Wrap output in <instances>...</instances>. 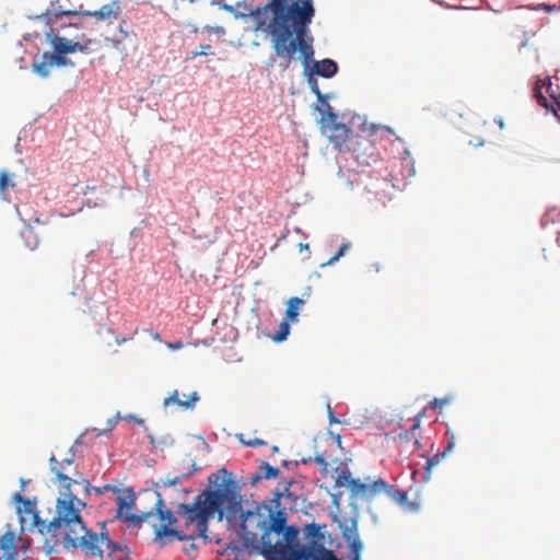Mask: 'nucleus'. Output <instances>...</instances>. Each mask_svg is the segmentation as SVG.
Returning a JSON list of instances; mask_svg holds the SVG:
<instances>
[{"instance_id": "nucleus-6", "label": "nucleus", "mask_w": 560, "mask_h": 560, "mask_svg": "<svg viewBox=\"0 0 560 560\" xmlns=\"http://www.w3.org/2000/svg\"><path fill=\"white\" fill-rule=\"evenodd\" d=\"M49 467L50 471L55 475L52 481L58 485L61 495V498L57 499L56 508L62 501L83 502L73 493L72 487L81 486L84 491H88L90 482L74 467V454L71 450H69L68 455L61 457L52 455L49 458Z\"/></svg>"}, {"instance_id": "nucleus-28", "label": "nucleus", "mask_w": 560, "mask_h": 560, "mask_svg": "<svg viewBox=\"0 0 560 560\" xmlns=\"http://www.w3.org/2000/svg\"><path fill=\"white\" fill-rule=\"evenodd\" d=\"M51 67L52 66L50 63V60H46L43 57L40 62L33 63L34 72H36L42 78H47L49 75Z\"/></svg>"}, {"instance_id": "nucleus-12", "label": "nucleus", "mask_w": 560, "mask_h": 560, "mask_svg": "<svg viewBox=\"0 0 560 560\" xmlns=\"http://www.w3.org/2000/svg\"><path fill=\"white\" fill-rule=\"evenodd\" d=\"M15 534L11 530L0 536V560H18Z\"/></svg>"}, {"instance_id": "nucleus-19", "label": "nucleus", "mask_w": 560, "mask_h": 560, "mask_svg": "<svg viewBox=\"0 0 560 560\" xmlns=\"http://www.w3.org/2000/svg\"><path fill=\"white\" fill-rule=\"evenodd\" d=\"M357 125L358 128L368 136H373L381 129H385L387 131H392L390 128L385 126H380L375 124H368L360 115H352V126Z\"/></svg>"}, {"instance_id": "nucleus-32", "label": "nucleus", "mask_w": 560, "mask_h": 560, "mask_svg": "<svg viewBox=\"0 0 560 560\" xmlns=\"http://www.w3.org/2000/svg\"><path fill=\"white\" fill-rule=\"evenodd\" d=\"M185 477H186L185 475L174 476V477H171L170 475H167L165 478L161 479V482L164 487H173V486H177V485L182 483V480Z\"/></svg>"}, {"instance_id": "nucleus-5", "label": "nucleus", "mask_w": 560, "mask_h": 560, "mask_svg": "<svg viewBox=\"0 0 560 560\" xmlns=\"http://www.w3.org/2000/svg\"><path fill=\"white\" fill-rule=\"evenodd\" d=\"M325 526L312 523L305 525L300 536L296 526H289L283 548L276 551V560H340L336 553L325 547Z\"/></svg>"}, {"instance_id": "nucleus-31", "label": "nucleus", "mask_w": 560, "mask_h": 560, "mask_svg": "<svg viewBox=\"0 0 560 560\" xmlns=\"http://www.w3.org/2000/svg\"><path fill=\"white\" fill-rule=\"evenodd\" d=\"M290 322L284 319L280 323L279 329L273 336V340L281 342L287 339L289 332H290Z\"/></svg>"}, {"instance_id": "nucleus-38", "label": "nucleus", "mask_w": 560, "mask_h": 560, "mask_svg": "<svg viewBox=\"0 0 560 560\" xmlns=\"http://www.w3.org/2000/svg\"><path fill=\"white\" fill-rule=\"evenodd\" d=\"M348 483H350L349 478H348V476H346V474H345V471H343V472H342V475L338 476V478H337V485H339V486H346V485H348Z\"/></svg>"}, {"instance_id": "nucleus-42", "label": "nucleus", "mask_w": 560, "mask_h": 560, "mask_svg": "<svg viewBox=\"0 0 560 560\" xmlns=\"http://www.w3.org/2000/svg\"><path fill=\"white\" fill-rule=\"evenodd\" d=\"M222 8H224L228 11H233V8L229 4H222Z\"/></svg>"}, {"instance_id": "nucleus-3", "label": "nucleus", "mask_w": 560, "mask_h": 560, "mask_svg": "<svg viewBox=\"0 0 560 560\" xmlns=\"http://www.w3.org/2000/svg\"><path fill=\"white\" fill-rule=\"evenodd\" d=\"M84 508V502H59L57 514L46 525V534L57 536L56 530L63 529L67 544L79 547L86 557L103 558L106 553L113 560H120L115 555L121 552L122 548L109 538L105 523L102 524L100 534L85 527L81 517Z\"/></svg>"}, {"instance_id": "nucleus-45", "label": "nucleus", "mask_w": 560, "mask_h": 560, "mask_svg": "<svg viewBox=\"0 0 560 560\" xmlns=\"http://www.w3.org/2000/svg\"><path fill=\"white\" fill-rule=\"evenodd\" d=\"M432 405H433L434 407H435V406H440V402H439V400H438V399H434V400L432 401Z\"/></svg>"}, {"instance_id": "nucleus-30", "label": "nucleus", "mask_w": 560, "mask_h": 560, "mask_svg": "<svg viewBox=\"0 0 560 560\" xmlns=\"http://www.w3.org/2000/svg\"><path fill=\"white\" fill-rule=\"evenodd\" d=\"M21 235H22V237H24L26 240L27 247H30L31 249H34L37 247L38 240L34 233V230L31 226H26L22 231Z\"/></svg>"}, {"instance_id": "nucleus-1", "label": "nucleus", "mask_w": 560, "mask_h": 560, "mask_svg": "<svg viewBox=\"0 0 560 560\" xmlns=\"http://www.w3.org/2000/svg\"><path fill=\"white\" fill-rule=\"evenodd\" d=\"M289 4V0H269L262 8L252 12L256 21V30L270 36L275 55L279 58V67L287 70L300 52L304 70L329 79L338 71L337 63L331 59L316 61L313 59V37L310 24L315 15L314 5L310 0Z\"/></svg>"}, {"instance_id": "nucleus-36", "label": "nucleus", "mask_w": 560, "mask_h": 560, "mask_svg": "<svg viewBox=\"0 0 560 560\" xmlns=\"http://www.w3.org/2000/svg\"><path fill=\"white\" fill-rule=\"evenodd\" d=\"M203 31L209 33V34H212V33L220 34V35H224L225 34V30L222 26H209V25H207V26L203 27Z\"/></svg>"}, {"instance_id": "nucleus-21", "label": "nucleus", "mask_w": 560, "mask_h": 560, "mask_svg": "<svg viewBox=\"0 0 560 560\" xmlns=\"http://www.w3.org/2000/svg\"><path fill=\"white\" fill-rule=\"evenodd\" d=\"M307 75V83L311 88V91L317 96V101L320 103V106L317 107V109L320 112V109H326V105H330L326 102V96L320 92L318 86V81L315 78L316 74H314L311 71H305Z\"/></svg>"}, {"instance_id": "nucleus-20", "label": "nucleus", "mask_w": 560, "mask_h": 560, "mask_svg": "<svg viewBox=\"0 0 560 560\" xmlns=\"http://www.w3.org/2000/svg\"><path fill=\"white\" fill-rule=\"evenodd\" d=\"M305 303L301 298L293 296L287 302L285 319L290 323H296L299 320L300 307Z\"/></svg>"}, {"instance_id": "nucleus-17", "label": "nucleus", "mask_w": 560, "mask_h": 560, "mask_svg": "<svg viewBox=\"0 0 560 560\" xmlns=\"http://www.w3.org/2000/svg\"><path fill=\"white\" fill-rule=\"evenodd\" d=\"M120 12V7L118 2L115 0L110 4L103 5L100 10L93 11V12H86L85 15L94 16L95 19L102 21V20H110V19H117Z\"/></svg>"}, {"instance_id": "nucleus-8", "label": "nucleus", "mask_w": 560, "mask_h": 560, "mask_svg": "<svg viewBox=\"0 0 560 560\" xmlns=\"http://www.w3.org/2000/svg\"><path fill=\"white\" fill-rule=\"evenodd\" d=\"M320 130L339 152L350 149V128L342 122L330 105L320 109Z\"/></svg>"}, {"instance_id": "nucleus-26", "label": "nucleus", "mask_w": 560, "mask_h": 560, "mask_svg": "<svg viewBox=\"0 0 560 560\" xmlns=\"http://www.w3.org/2000/svg\"><path fill=\"white\" fill-rule=\"evenodd\" d=\"M362 548L363 545L357 533L355 520L352 518V560H360V552Z\"/></svg>"}, {"instance_id": "nucleus-4", "label": "nucleus", "mask_w": 560, "mask_h": 560, "mask_svg": "<svg viewBox=\"0 0 560 560\" xmlns=\"http://www.w3.org/2000/svg\"><path fill=\"white\" fill-rule=\"evenodd\" d=\"M282 493L275 492L271 504L256 505L254 510L241 513V535L247 545L260 548V553L268 560H276V551L283 548V540L289 525L284 510L279 509Z\"/></svg>"}, {"instance_id": "nucleus-13", "label": "nucleus", "mask_w": 560, "mask_h": 560, "mask_svg": "<svg viewBox=\"0 0 560 560\" xmlns=\"http://www.w3.org/2000/svg\"><path fill=\"white\" fill-rule=\"evenodd\" d=\"M126 25V21H122L118 25L117 32L112 37L106 38L107 42L112 43V45L120 51L125 50L124 44L126 42L133 43L137 37L136 33H133L131 30H128Z\"/></svg>"}, {"instance_id": "nucleus-16", "label": "nucleus", "mask_w": 560, "mask_h": 560, "mask_svg": "<svg viewBox=\"0 0 560 560\" xmlns=\"http://www.w3.org/2000/svg\"><path fill=\"white\" fill-rule=\"evenodd\" d=\"M14 500L16 502L23 504L24 512L30 514V516L33 520L34 525L38 527V530L42 534H46L45 529H46V525H48V523H45L44 521L39 520V516H38L37 512L34 510L33 503L30 500L24 499L22 497V494H20V493H15L14 494Z\"/></svg>"}, {"instance_id": "nucleus-27", "label": "nucleus", "mask_w": 560, "mask_h": 560, "mask_svg": "<svg viewBox=\"0 0 560 560\" xmlns=\"http://www.w3.org/2000/svg\"><path fill=\"white\" fill-rule=\"evenodd\" d=\"M14 174H10L7 171L0 172V196H4L8 188H13L15 183L13 182Z\"/></svg>"}, {"instance_id": "nucleus-10", "label": "nucleus", "mask_w": 560, "mask_h": 560, "mask_svg": "<svg viewBox=\"0 0 560 560\" xmlns=\"http://www.w3.org/2000/svg\"><path fill=\"white\" fill-rule=\"evenodd\" d=\"M352 427L358 430L378 429L380 417L375 408H358L353 416Z\"/></svg>"}, {"instance_id": "nucleus-29", "label": "nucleus", "mask_w": 560, "mask_h": 560, "mask_svg": "<svg viewBox=\"0 0 560 560\" xmlns=\"http://www.w3.org/2000/svg\"><path fill=\"white\" fill-rule=\"evenodd\" d=\"M394 501L402 504L407 501L408 494L404 490L395 489L393 486L387 483V488L384 490Z\"/></svg>"}, {"instance_id": "nucleus-34", "label": "nucleus", "mask_w": 560, "mask_h": 560, "mask_svg": "<svg viewBox=\"0 0 560 560\" xmlns=\"http://www.w3.org/2000/svg\"><path fill=\"white\" fill-rule=\"evenodd\" d=\"M210 49H211V45L210 44L201 45L200 46V50L191 52V56L188 57L187 59L189 60V59H195V58H197L199 56H206V55H208Z\"/></svg>"}, {"instance_id": "nucleus-37", "label": "nucleus", "mask_w": 560, "mask_h": 560, "mask_svg": "<svg viewBox=\"0 0 560 560\" xmlns=\"http://www.w3.org/2000/svg\"><path fill=\"white\" fill-rule=\"evenodd\" d=\"M348 249V245L347 244H343L339 250L337 252V254L335 256H332L331 258H329L328 260V265H331L332 262L337 261L339 259V257L343 256L346 250Z\"/></svg>"}, {"instance_id": "nucleus-22", "label": "nucleus", "mask_w": 560, "mask_h": 560, "mask_svg": "<svg viewBox=\"0 0 560 560\" xmlns=\"http://www.w3.org/2000/svg\"><path fill=\"white\" fill-rule=\"evenodd\" d=\"M279 472V468L272 467L268 463H262L259 465L257 474L252 479L253 482H256L259 479L276 478Z\"/></svg>"}, {"instance_id": "nucleus-7", "label": "nucleus", "mask_w": 560, "mask_h": 560, "mask_svg": "<svg viewBox=\"0 0 560 560\" xmlns=\"http://www.w3.org/2000/svg\"><path fill=\"white\" fill-rule=\"evenodd\" d=\"M387 488V482L381 476L362 475L352 477V510L361 508L371 510V503Z\"/></svg>"}, {"instance_id": "nucleus-18", "label": "nucleus", "mask_w": 560, "mask_h": 560, "mask_svg": "<svg viewBox=\"0 0 560 560\" xmlns=\"http://www.w3.org/2000/svg\"><path fill=\"white\" fill-rule=\"evenodd\" d=\"M116 498V504L118 506V513L121 515L124 512H129L135 503V493L131 489L120 490Z\"/></svg>"}, {"instance_id": "nucleus-41", "label": "nucleus", "mask_w": 560, "mask_h": 560, "mask_svg": "<svg viewBox=\"0 0 560 560\" xmlns=\"http://www.w3.org/2000/svg\"><path fill=\"white\" fill-rule=\"evenodd\" d=\"M316 462H317L318 464H320V465H322V464H325V460H324V458H323L322 456H317V457H316Z\"/></svg>"}, {"instance_id": "nucleus-39", "label": "nucleus", "mask_w": 560, "mask_h": 560, "mask_svg": "<svg viewBox=\"0 0 560 560\" xmlns=\"http://www.w3.org/2000/svg\"><path fill=\"white\" fill-rule=\"evenodd\" d=\"M131 339H132V336L122 337V338H120V337H116V343H117L118 346H120L121 343H124V342H126V341H129V340H131Z\"/></svg>"}, {"instance_id": "nucleus-44", "label": "nucleus", "mask_w": 560, "mask_h": 560, "mask_svg": "<svg viewBox=\"0 0 560 560\" xmlns=\"http://www.w3.org/2000/svg\"><path fill=\"white\" fill-rule=\"evenodd\" d=\"M556 241H557V244H558V245H559V247H560V232H558V233H557V240H556Z\"/></svg>"}, {"instance_id": "nucleus-47", "label": "nucleus", "mask_w": 560, "mask_h": 560, "mask_svg": "<svg viewBox=\"0 0 560 560\" xmlns=\"http://www.w3.org/2000/svg\"><path fill=\"white\" fill-rule=\"evenodd\" d=\"M189 2H195L196 0H188Z\"/></svg>"}, {"instance_id": "nucleus-25", "label": "nucleus", "mask_w": 560, "mask_h": 560, "mask_svg": "<svg viewBox=\"0 0 560 560\" xmlns=\"http://www.w3.org/2000/svg\"><path fill=\"white\" fill-rule=\"evenodd\" d=\"M419 427H420V419H417L415 421V423L410 427V429L405 434L399 435V439L401 441L402 440L412 441V444L415 447H417V448L420 447V440H419V436L417 433V431L419 430Z\"/></svg>"}, {"instance_id": "nucleus-23", "label": "nucleus", "mask_w": 560, "mask_h": 560, "mask_svg": "<svg viewBox=\"0 0 560 560\" xmlns=\"http://www.w3.org/2000/svg\"><path fill=\"white\" fill-rule=\"evenodd\" d=\"M454 445H455V441H454V438L452 436V439L448 441L446 447L444 448V451L442 453L435 454L432 457H428L425 467H424L427 472H430L431 469L441 462V459L445 456V454L452 451Z\"/></svg>"}, {"instance_id": "nucleus-33", "label": "nucleus", "mask_w": 560, "mask_h": 560, "mask_svg": "<svg viewBox=\"0 0 560 560\" xmlns=\"http://www.w3.org/2000/svg\"><path fill=\"white\" fill-rule=\"evenodd\" d=\"M238 440L246 446H260L265 445L266 442L260 439L245 440L243 434H238Z\"/></svg>"}, {"instance_id": "nucleus-15", "label": "nucleus", "mask_w": 560, "mask_h": 560, "mask_svg": "<svg viewBox=\"0 0 560 560\" xmlns=\"http://www.w3.org/2000/svg\"><path fill=\"white\" fill-rule=\"evenodd\" d=\"M77 11L66 10L59 5V1L51 2L50 8L40 15L45 20L46 24L54 25L59 18L75 15Z\"/></svg>"}, {"instance_id": "nucleus-14", "label": "nucleus", "mask_w": 560, "mask_h": 560, "mask_svg": "<svg viewBox=\"0 0 560 560\" xmlns=\"http://www.w3.org/2000/svg\"><path fill=\"white\" fill-rule=\"evenodd\" d=\"M185 400H180L179 393L177 389L173 390L168 397L164 398L163 405L164 407H168L171 405H177L184 409H192L195 404L200 399L197 392H192L189 395H183Z\"/></svg>"}, {"instance_id": "nucleus-35", "label": "nucleus", "mask_w": 560, "mask_h": 560, "mask_svg": "<svg viewBox=\"0 0 560 560\" xmlns=\"http://www.w3.org/2000/svg\"><path fill=\"white\" fill-rule=\"evenodd\" d=\"M89 489H91V487ZM92 490H94L97 494H103L107 491L120 492V490L117 487L112 486V485H106L102 488H92ZM89 491L90 490H88L86 492H89Z\"/></svg>"}, {"instance_id": "nucleus-40", "label": "nucleus", "mask_w": 560, "mask_h": 560, "mask_svg": "<svg viewBox=\"0 0 560 560\" xmlns=\"http://www.w3.org/2000/svg\"><path fill=\"white\" fill-rule=\"evenodd\" d=\"M495 124L500 127V129H503L505 127L503 118L502 117H495L494 118Z\"/></svg>"}, {"instance_id": "nucleus-2", "label": "nucleus", "mask_w": 560, "mask_h": 560, "mask_svg": "<svg viewBox=\"0 0 560 560\" xmlns=\"http://www.w3.org/2000/svg\"><path fill=\"white\" fill-rule=\"evenodd\" d=\"M154 504L155 512H142L139 515L126 516L127 521L133 523H149L154 532L155 538H176L178 540L203 539L207 541L208 520L218 509L217 499L213 493L198 495L191 504H179L176 514L168 510L160 493Z\"/></svg>"}, {"instance_id": "nucleus-46", "label": "nucleus", "mask_w": 560, "mask_h": 560, "mask_svg": "<svg viewBox=\"0 0 560 560\" xmlns=\"http://www.w3.org/2000/svg\"><path fill=\"white\" fill-rule=\"evenodd\" d=\"M300 247H301V249H303V248L307 249V248H308V245H307V244L303 245V244L301 243V244H300Z\"/></svg>"}, {"instance_id": "nucleus-9", "label": "nucleus", "mask_w": 560, "mask_h": 560, "mask_svg": "<svg viewBox=\"0 0 560 560\" xmlns=\"http://www.w3.org/2000/svg\"><path fill=\"white\" fill-rule=\"evenodd\" d=\"M46 38L55 52L67 55L80 51L88 54L91 50L92 39H86L83 43L74 42L55 34L52 31L46 33Z\"/></svg>"}, {"instance_id": "nucleus-11", "label": "nucleus", "mask_w": 560, "mask_h": 560, "mask_svg": "<svg viewBox=\"0 0 560 560\" xmlns=\"http://www.w3.org/2000/svg\"><path fill=\"white\" fill-rule=\"evenodd\" d=\"M559 88L557 86L556 90L552 89V84L549 83L546 86V83L542 81H537L535 85V95L539 102L540 105L545 106L546 108H551L556 114L559 112L557 108L556 97L560 94L557 93V90Z\"/></svg>"}, {"instance_id": "nucleus-43", "label": "nucleus", "mask_w": 560, "mask_h": 560, "mask_svg": "<svg viewBox=\"0 0 560 560\" xmlns=\"http://www.w3.org/2000/svg\"><path fill=\"white\" fill-rule=\"evenodd\" d=\"M108 422H109L110 428H113L117 421L115 419H113V420H109Z\"/></svg>"}, {"instance_id": "nucleus-24", "label": "nucleus", "mask_w": 560, "mask_h": 560, "mask_svg": "<svg viewBox=\"0 0 560 560\" xmlns=\"http://www.w3.org/2000/svg\"><path fill=\"white\" fill-rule=\"evenodd\" d=\"M43 58H45L46 60H50V63L51 66H57V67H63V66H73V62L66 58V55L63 54H59V52H44L43 54Z\"/></svg>"}]
</instances>
